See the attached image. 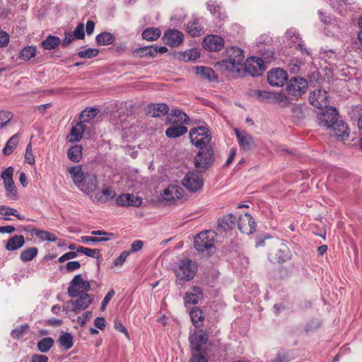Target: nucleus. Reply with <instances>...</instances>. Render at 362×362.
I'll use <instances>...</instances> for the list:
<instances>
[{
    "label": "nucleus",
    "instance_id": "obj_36",
    "mask_svg": "<svg viewBox=\"0 0 362 362\" xmlns=\"http://www.w3.org/2000/svg\"><path fill=\"white\" fill-rule=\"evenodd\" d=\"M134 54L139 57H155L156 56V47L151 45L141 47L135 49Z\"/></svg>",
    "mask_w": 362,
    "mask_h": 362
},
{
    "label": "nucleus",
    "instance_id": "obj_38",
    "mask_svg": "<svg viewBox=\"0 0 362 362\" xmlns=\"http://www.w3.org/2000/svg\"><path fill=\"white\" fill-rule=\"evenodd\" d=\"M115 40V38L113 34L108 32L101 33L95 37L96 42L100 46L111 45L113 43Z\"/></svg>",
    "mask_w": 362,
    "mask_h": 362
},
{
    "label": "nucleus",
    "instance_id": "obj_9",
    "mask_svg": "<svg viewBox=\"0 0 362 362\" xmlns=\"http://www.w3.org/2000/svg\"><path fill=\"white\" fill-rule=\"evenodd\" d=\"M245 70L252 76H261L265 70L264 62L259 57H250L245 63Z\"/></svg>",
    "mask_w": 362,
    "mask_h": 362
},
{
    "label": "nucleus",
    "instance_id": "obj_28",
    "mask_svg": "<svg viewBox=\"0 0 362 362\" xmlns=\"http://www.w3.org/2000/svg\"><path fill=\"white\" fill-rule=\"evenodd\" d=\"M78 296V298L75 301L71 302L74 305V308H73V311L74 312L77 310L86 309L93 301L91 296L87 293H81Z\"/></svg>",
    "mask_w": 362,
    "mask_h": 362
},
{
    "label": "nucleus",
    "instance_id": "obj_42",
    "mask_svg": "<svg viewBox=\"0 0 362 362\" xmlns=\"http://www.w3.org/2000/svg\"><path fill=\"white\" fill-rule=\"evenodd\" d=\"M36 53V47L33 45L26 46L20 51L18 58L24 61H28L33 57H35Z\"/></svg>",
    "mask_w": 362,
    "mask_h": 362
},
{
    "label": "nucleus",
    "instance_id": "obj_46",
    "mask_svg": "<svg viewBox=\"0 0 362 362\" xmlns=\"http://www.w3.org/2000/svg\"><path fill=\"white\" fill-rule=\"evenodd\" d=\"M33 233H34L37 238L43 240L55 242L57 240L55 235L44 230L33 228Z\"/></svg>",
    "mask_w": 362,
    "mask_h": 362
},
{
    "label": "nucleus",
    "instance_id": "obj_13",
    "mask_svg": "<svg viewBox=\"0 0 362 362\" xmlns=\"http://www.w3.org/2000/svg\"><path fill=\"white\" fill-rule=\"evenodd\" d=\"M287 79L286 71L280 68L273 69L267 74L268 83L272 86H282Z\"/></svg>",
    "mask_w": 362,
    "mask_h": 362
},
{
    "label": "nucleus",
    "instance_id": "obj_26",
    "mask_svg": "<svg viewBox=\"0 0 362 362\" xmlns=\"http://www.w3.org/2000/svg\"><path fill=\"white\" fill-rule=\"evenodd\" d=\"M204 294L202 289L197 286H194L190 291L186 293L185 303L189 304H197L199 300L203 298Z\"/></svg>",
    "mask_w": 362,
    "mask_h": 362
},
{
    "label": "nucleus",
    "instance_id": "obj_33",
    "mask_svg": "<svg viewBox=\"0 0 362 362\" xmlns=\"http://www.w3.org/2000/svg\"><path fill=\"white\" fill-rule=\"evenodd\" d=\"M195 72L197 75L201 76L203 78H206L209 81H213L217 79L215 71L209 67L206 66H197Z\"/></svg>",
    "mask_w": 362,
    "mask_h": 362
},
{
    "label": "nucleus",
    "instance_id": "obj_4",
    "mask_svg": "<svg viewBox=\"0 0 362 362\" xmlns=\"http://www.w3.org/2000/svg\"><path fill=\"white\" fill-rule=\"evenodd\" d=\"M199 151L194 159V164L199 173H203L209 168L214 161V150L212 146L209 144L199 147Z\"/></svg>",
    "mask_w": 362,
    "mask_h": 362
},
{
    "label": "nucleus",
    "instance_id": "obj_1",
    "mask_svg": "<svg viewBox=\"0 0 362 362\" xmlns=\"http://www.w3.org/2000/svg\"><path fill=\"white\" fill-rule=\"evenodd\" d=\"M68 171L76 186L92 199L93 192L98 188V182L95 175L84 173L80 165L69 168Z\"/></svg>",
    "mask_w": 362,
    "mask_h": 362
},
{
    "label": "nucleus",
    "instance_id": "obj_49",
    "mask_svg": "<svg viewBox=\"0 0 362 362\" xmlns=\"http://www.w3.org/2000/svg\"><path fill=\"white\" fill-rule=\"evenodd\" d=\"M271 103L279 104L282 107H286L290 103V100L284 93L273 92Z\"/></svg>",
    "mask_w": 362,
    "mask_h": 362
},
{
    "label": "nucleus",
    "instance_id": "obj_23",
    "mask_svg": "<svg viewBox=\"0 0 362 362\" xmlns=\"http://www.w3.org/2000/svg\"><path fill=\"white\" fill-rule=\"evenodd\" d=\"M116 197V192L112 187H104L101 192L94 194L92 200L95 203H105L113 199Z\"/></svg>",
    "mask_w": 362,
    "mask_h": 362
},
{
    "label": "nucleus",
    "instance_id": "obj_39",
    "mask_svg": "<svg viewBox=\"0 0 362 362\" xmlns=\"http://www.w3.org/2000/svg\"><path fill=\"white\" fill-rule=\"evenodd\" d=\"M308 107L306 105H295L291 108L292 117L297 121L303 119L306 115Z\"/></svg>",
    "mask_w": 362,
    "mask_h": 362
},
{
    "label": "nucleus",
    "instance_id": "obj_6",
    "mask_svg": "<svg viewBox=\"0 0 362 362\" xmlns=\"http://www.w3.org/2000/svg\"><path fill=\"white\" fill-rule=\"evenodd\" d=\"M308 87L307 80L302 77L295 76L290 79L286 86V91L294 98H298L306 92Z\"/></svg>",
    "mask_w": 362,
    "mask_h": 362
},
{
    "label": "nucleus",
    "instance_id": "obj_61",
    "mask_svg": "<svg viewBox=\"0 0 362 362\" xmlns=\"http://www.w3.org/2000/svg\"><path fill=\"white\" fill-rule=\"evenodd\" d=\"M76 37L74 35L72 32H66L64 33V38L62 42L63 47H68Z\"/></svg>",
    "mask_w": 362,
    "mask_h": 362
},
{
    "label": "nucleus",
    "instance_id": "obj_37",
    "mask_svg": "<svg viewBox=\"0 0 362 362\" xmlns=\"http://www.w3.org/2000/svg\"><path fill=\"white\" fill-rule=\"evenodd\" d=\"M187 132V128L184 125H177L168 128L165 131V134L169 138H177Z\"/></svg>",
    "mask_w": 362,
    "mask_h": 362
},
{
    "label": "nucleus",
    "instance_id": "obj_11",
    "mask_svg": "<svg viewBox=\"0 0 362 362\" xmlns=\"http://www.w3.org/2000/svg\"><path fill=\"white\" fill-rule=\"evenodd\" d=\"M269 258L273 263H283L291 258V252L286 244L279 243L275 250L269 253Z\"/></svg>",
    "mask_w": 362,
    "mask_h": 362
},
{
    "label": "nucleus",
    "instance_id": "obj_62",
    "mask_svg": "<svg viewBox=\"0 0 362 362\" xmlns=\"http://www.w3.org/2000/svg\"><path fill=\"white\" fill-rule=\"evenodd\" d=\"M130 252L123 251L120 255L114 261L115 266H122L125 262L127 257L129 255Z\"/></svg>",
    "mask_w": 362,
    "mask_h": 362
},
{
    "label": "nucleus",
    "instance_id": "obj_29",
    "mask_svg": "<svg viewBox=\"0 0 362 362\" xmlns=\"http://www.w3.org/2000/svg\"><path fill=\"white\" fill-rule=\"evenodd\" d=\"M206 7L216 18L223 21L227 18L223 7L220 4H217L216 1L213 0L207 1Z\"/></svg>",
    "mask_w": 362,
    "mask_h": 362
},
{
    "label": "nucleus",
    "instance_id": "obj_10",
    "mask_svg": "<svg viewBox=\"0 0 362 362\" xmlns=\"http://www.w3.org/2000/svg\"><path fill=\"white\" fill-rule=\"evenodd\" d=\"M182 185L191 192H197L202 189L204 181L201 175L193 172L189 173L185 176Z\"/></svg>",
    "mask_w": 362,
    "mask_h": 362
},
{
    "label": "nucleus",
    "instance_id": "obj_15",
    "mask_svg": "<svg viewBox=\"0 0 362 362\" xmlns=\"http://www.w3.org/2000/svg\"><path fill=\"white\" fill-rule=\"evenodd\" d=\"M209 339L208 334L202 329L198 330L189 337L191 349L199 351L201 346L207 343Z\"/></svg>",
    "mask_w": 362,
    "mask_h": 362
},
{
    "label": "nucleus",
    "instance_id": "obj_25",
    "mask_svg": "<svg viewBox=\"0 0 362 362\" xmlns=\"http://www.w3.org/2000/svg\"><path fill=\"white\" fill-rule=\"evenodd\" d=\"M168 111L169 107L165 103L150 104L146 108L147 115L154 117H159L165 115L168 112Z\"/></svg>",
    "mask_w": 362,
    "mask_h": 362
},
{
    "label": "nucleus",
    "instance_id": "obj_57",
    "mask_svg": "<svg viewBox=\"0 0 362 362\" xmlns=\"http://www.w3.org/2000/svg\"><path fill=\"white\" fill-rule=\"evenodd\" d=\"M12 114L8 111H0V129L4 127L12 119Z\"/></svg>",
    "mask_w": 362,
    "mask_h": 362
},
{
    "label": "nucleus",
    "instance_id": "obj_7",
    "mask_svg": "<svg viewBox=\"0 0 362 362\" xmlns=\"http://www.w3.org/2000/svg\"><path fill=\"white\" fill-rule=\"evenodd\" d=\"M90 290V284L84 280L81 274L74 276L68 287V294L72 298L77 297L81 293H86Z\"/></svg>",
    "mask_w": 362,
    "mask_h": 362
},
{
    "label": "nucleus",
    "instance_id": "obj_16",
    "mask_svg": "<svg viewBox=\"0 0 362 362\" xmlns=\"http://www.w3.org/2000/svg\"><path fill=\"white\" fill-rule=\"evenodd\" d=\"M235 132L241 149L249 151L256 146L252 137L247 132L235 129Z\"/></svg>",
    "mask_w": 362,
    "mask_h": 362
},
{
    "label": "nucleus",
    "instance_id": "obj_8",
    "mask_svg": "<svg viewBox=\"0 0 362 362\" xmlns=\"http://www.w3.org/2000/svg\"><path fill=\"white\" fill-rule=\"evenodd\" d=\"M214 233L210 231L202 232L194 239V248L199 252L208 251L214 245Z\"/></svg>",
    "mask_w": 362,
    "mask_h": 362
},
{
    "label": "nucleus",
    "instance_id": "obj_43",
    "mask_svg": "<svg viewBox=\"0 0 362 362\" xmlns=\"http://www.w3.org/2000/svg\"><path fill=\"white\" fill-rule=\"evenodd\" d=\"M38 253V249L35 247H31L23 250L20 255V259L23 262L32 261Z\"/></svg>",
    "mask_w": 362,
    "mask_h": 362
},
{
    "label": "nucleus",
    "instance_id": "obj_20",
    "mask_svg": "<svg viewBox=\"0 0 362 362\" xmlns=\"http://www.w3.org/2000/svg\"><path fill=\"white\" fill-rule=\"evenodd\" d=\"M142 202L141 197L128 193L119 195L116 199L117 204L120 206L139 207L141 206Z\"/></svg>",
    "mask_w": 362,
    "mask_h": 362
},
{
    "label": "nucleus",
    "instance_id": "obj_52",
    "mask_svg": "<svg viewBox=\"0 0 362 362\" xmlns=\"http://www.w3.org/2000/svg\"><path fill=\"white\" fill-rule=\"evenodd\" d=\"M99 54L98 49L88 48L86 50L79 51L78 56L82 59H91L96 57Z\"/></svg>",
    "mask_w": 362,
    "mask_h": 362
},
{
    "label": "nucleus",
    "instance_id": "obj_47",
    "mask_svg": "<svg viewBox=\"0 0 362 362\" xmlns=\"http://www.w3.org/2000/svg\"><path fill=\"white\" fill-rule=\"evenodd\" d=\"M58 341L66 350L70 349L74 344L73 337L70 333H63L59 337Z\"/></svg>",
    "mask_w": 362,
    "mask_h": 362
},
{
    "label": "nucleus",
    "instance_id": "obj_40",
    "mask_svg": "<svg viewBox=\"0 0 362 362\" xmlns=\"http://www.w3.org/2000/svg\"><path fill=\"white\" fill-rule=\"evenodd\" d=\"M191 320L194 327H201L204 320L202 311L197 308H194L189 313Z\"/></svg>",
    "mask_w": 362,
    "mask_h": 362
},
{
    "label": "nucleus",
    "instance_id": "obj_30",
    "mask_svg": "<svg viewBox=\"0 0 362 362\" xmlns=\"http://www.w3.org/2000/svg\"><path fill=\"white\" fill-rule=\"evenodd\" d=\"M236 218L232 214H228L218 220V229L226 231L235 226Z\"/></svg>",
    "mask_w": 362,
    "mask_h": 362
},
{
    "label": "nucleus",
    "instance_id": "obj_21",
    "mask_svg": "<svg viewBox=\"0 0 362 362\" xmlns=\"http://www.w3.org/2000/svg\"><path fill=\"white\" fill-rule=\"evenodd\" d=\"M161 195L165 201L172 203L182 197L183 189L180 186L170 185L163 190Z\"/></svg>",
    "mask_w": 362,
    "mask_h": 362
},
{
    "label": "nucleus",
    "instance_id": "obj_18",
    "mask_svg": "<svg viewBox=\"0 0 362 362\" xmlns=\"http://www.w3.org/2000/svg\"><path fill=\"white\" fill-rule=\"evenodd\" d=\"M339 119V115L337 110L333 107H327L325 112H322L320 117V124L330 129L334 124Z\"/></svg>",
    "mask_w": 362,
    "mask_h": 362
},
{
    "label": "nucleus",
    "instance_id": "obj_24",
    "mask_svg": "<svg viewBox=\"0 0 362 362\" xmlns=\"http://www.w3.org/2000/svg\"><path fill=\"white\" fill-rule=\"evenodd\" d=\"M187 33L193 37H197L204 33V28L200 23V18L193 17L186 25Z\"/></svg>",
    "mask_w": 362,
    "mask_h": 362
},
{
    "label": "nucleus",
    "instance_id": "obj_22",
    "mask_svg": "<svg viewBox=\"0 0 362 362\" xmlns=\"http://www.w3.org/2000/svg\"><path fill=\"white\" fill-rule=\"evenodd\" d=\"M329 129L334 132V136L339 141H344L349 136V128L347 124L338 119Z\"/></svg>",
    "mask_w": 362,
    "mask_h": 362
},
{
    "label": "nucleus",
    "instance_id": "obj_51",
    "mask_svg": "<svg viewBox=\"0 0 362 362\" xmlns=\"http://www.w3.org/2000/svg\"><path fill=\"white\" fill-rule=\"evenodd\" d=\"M77 252L84 254L85 255L98 259L100 257V250L98 249H90L88 247H84L82 246H79L77 247Z\"/></svg>",
    "mask_w": 362,
    "mask_h": 362
},
{
    "label": "nucleus",
    "instance_id": "obj_34",
    "mask_svg": "<svg viewBox=\"0 0 362 362\" xmlns=\"http://www.w3.org/2000/svg\"><path fill=\"white\" fill-rule=\"evenodd\" d=\"M61 43L59 37L54 35H49L45 40L40 43L42 47L45 49L51 50L57 48Z\"/></svg>",
    "mask_w": 362,
    "mask_h": 362
},
{
    "label": "nucleus",
    "instance_id": "obj_50",
    "mask_svg": "<svg viewBox=\"0 0 362 362\" xmlns=\"http://www.w3.org/2000/svg\"><path fill=\"white\" fill-rule=\"evenodd\" d=\"M6 197L11 200H16L18 193L14 182L4 184Z\"/></svg>",
    "mask_w": 362,
    "mask_h": 362
},
{
    "label": "nucleus",
    "instance_id": "obj_5",
    "mask_svg": "<svg viewBox=\"0 0 362 362\" xmlns=\"http://www.w3.org/2000/svg\"><path fill=\"white\" fill-rule=\"evenodd\" d=\"M191 142L197 148L209 144L211 134L208 128L198 126L189 132Z\"/></svg>",
    "mask_w": 362,
    "mask_h": 362
},
{
    "label": "nucleus",
    "instance_id": "obj_17",
    "mask_svg": "<svg viewBox=\"0 0 362 362\" xmlns=\"http://www.w3.org/2000/svg\"><path fill=\"white\" fill-rule=\"evenodd\" d=\"M224 46V40L215 35H208L203 40V47L209 52H218Z\"/></svg>",
    "mask_w": 362,
    "mask_h": 362
},
{
    "label": "nucleus",
    "instance_id": "obj_64",
    "mask_svg": "<svg viewBox=\"0 0 362 362\" xmlns=\"http://www.w3.org/2000/svg\"><path fill=\"white\" fill-rule=\"evenodd\" d=\"M189 362H209L206 357L202 354H194Z\"/></svg>",
    "mask_w": 362,
    "mask_h": 362
},
{
    "label": "nucleus",
    "instance_id": "obj_56",
    "mask_svg": "<svg viewBox=\"0 0 362 362\" xmlns=\"http://www.w3.org/2000/svg\"><path fill=\"white\" fill-rule=\"evenodd\" d=\"M28 329V325L27 324L23 325L13 329L11 332V336L15 339H19L25 334Z\"/></svg>",
    "mask_w": 362,
    "mask_h": 362
},
{
    "label": "nucleus",
    "instance_id": "obj_31",
    "mask_svg": "<svg viewBox=\"0 0 362 362\" xmlns=\"http://www.w3.org/2000/svg\"><path fill=\"white\" fill-rule=\"evenodd\" d=\"M25 244V239L22 235H16L9 238L6 245V249L13 251L21 248Z\"/></svg>",
    "mask_w": 362,
    "mask_h": 362
},
{
    "label": "nucleus",
    "instance_id": "obj_3",
    "mask_svg": "<svg viewBox=\"0 0 362 362\" xmlns=\"http://www.w3.org/2000/svg\"><path fill=\"white\" fill-rule=\"evenodd\" d=\"M197 272V264L189 258L180 259L175 269V274L177 277L176 283L182 285L185 281H189L194 278Z\"/></svg>",
    "mask_w": 362,
    "mask_h": 362
},
{
    "label": "nucleus",
    "instance_id": "obj_55",
    "mask_svg": "<svg viewBox=\"0 0 362 362\" xmlns=\"http://www.w3.org/2000/svg\"><path fill=\"white\" fill-rule=\"evenodd\" d=\"M13 168L12 167L7 168L4 171L1 173V177L4 181V184L13 182Z\"/></svg>",
    "mask_w": 362,
    "mask_h": 362
},
{
    "label": "nucleus",
    "instance_id": "obj_54",
    "mask_svg": "<svg viewBox=\"0 0 362 362\" xmlns=\"http://www.w3.org/2000/svg\"><path fill=\"white\" fill-rule=\"evenodd\" d=\"M255 95L261 101L272 103L273 92L258 90L255 91Z\"/></svg>",
    "mask_w": 362,
    "mask_h": 362
},
{
    "label": "nucleus",
    "instance_id": "obj_32",
    "mask_svg": "<svg viewBox=\"0 0 362 362\" xmlns=\"http://www.w3.org/2000/svg\"><path fill=\"white\" fill-rule=\"evenodd\" d=\"M86 129L85 125L79 122L75 126L72 127L70 134L68 136L70 141H78L82 139L83 132Z\"/></svg>",
    "mask_w": 362,
    "mask_h": 362
},
{
    "label": "nucleus",
    "instance_id": "obj_2",
    "mask_svg": "<svg viewBox=\"0 0 362 362\" xmlns=\"http://www.w3.org/2000/svg\"><path fill=\"white\" fill-rule=\"evenodd\" d=\"M243 51L238 47H230L226 49V58L220 62V66L233 73H240L243 68Z\"/></svg>",
    "mask_w": 362,
    "mask_h": 362
},
{
    "label": "nucleus",
    "instance_id": "obj_27",
    "mask_svg": "<svg viewBox=\"0 0 362 362\" xmlns=\"http://www.w3.org/2000/svg\"><path fill=\"white\" fill-rule=\"evenodd\" d=\"M167 119L169 123L177 125H183L189 121L188 116L180 110H173L168 115Z\"/></svg>",
    "mask_w": 362,
    "mask_h": 362
},
{
    "label": "nucleus",
    "instance_id": "obj_44",
    "mask_svg": "<svg viewBox=\"0 0 362 362\" xmlns=\"http://www.w3.org/2000/svg\"><path fill=\"white\" fill-rule=\"evenodd\" d=\"M160 36V31L158 28H149L142 33V37L148 41L157 40Z\"/></svg>",
    "mask_w": 362,
    "mask_h": 362
},
{
    "label": "nucleus",
    "instance_id": "obj_41",
    "mask_svg": "<svg viewBox=\"0 0 362 362\" xmlns=\"http://www.w3.org/2000/svg\"><path fill=\"white\" fill-rule=\"evenodd\" d=\"M67 157L73 162H79L82 157V147L78 145L71 146L68 150Z\"/></svg>",
    "mask_w": 362,
    "mask_h": 362
},
{
    "label": "nucleus",
    "instance_id": "obj_60",
    "mask_svg": "<svg viewBox=\"0 0 362 362\" xmlns=\"http://www.w3.org/2000/svg\"><path fill=\"white\" fill-rule=\"evenodd\" d=\"M74 35L78 40H83L85 37L84 25L82 23L78 24L74 31L72 32Z\"/></svg>",
    "mask_w": 362,
    "mask_h": 362
},
{
    "label": "nucleus",
    "instance_id": "obj_53",
    "mask_svg": "<svg viewBox=\"0 0 362 362\" xmlns=\"http://www.w3.org/2000/svg\"><path fill=\"white\" fill-rule=\"evenodd\" d=\"M25 161L31 165H33L35 163V158L33 153L31 141H30L26 146Z\"/></svg>",
    "mask_w": 362,
    "mask_h": 362
},
{
    "label": "nucleus",
    "instance_id": "obj_35",
    "mask_svg": "<svg viewBox=\"0 0 362 362\" xmlns=\"http://www.w3.org/2000/svg\"><path fill=\"white\" fill-rule=\"evenodd\" d=\"M20 134L17 133L12 136L6 142V146L3 148V153L6 156L11 154L18 144Z\"/></svg>",
    "mask_w": 362,
    "mask_h": 362
},
{
    "label": "nucleus",
    "instance_id": "obj_14",
    "mask_svg": "<svg viewBox=\"0 0 362 362\" xmlns=\"http://www.w3.org/2000/svg\"><path fill=\"white\" fill-rule=\"evenodd\" d=\"M238 227L242 233L249 235L255 230L256 224L250 214H245L239 217Z\"/></svg>",
    "mask_w": 362,
    "mask_h": 362
},
{
    "label": "nucleus",
    "instance_id": "obj_48",
    "mask_svg": "<svg viewBox=\"0 0 362 362\" xmlns=\"http://www.w3.org/2000/svg\"><path fill=\"white\" fill-rule=\"evenodd\" d=\"M54 339L51 337H45L37 342V348L42 353L47 352L54 345Z\"/></svg>",
    "mask_w": 362,
    "mask_h": 362
},
{
    "label": "nucleus",
    "instance_id": "obj_58",
    "mask_svg": "<svg viewBox=\"0 0 362 362\" xmlns=\"http://www.w3.org/2000/svg\"><path fill=\"white\" fill-rule=\"evenodd\" d=\"M183 56L186 61H194L199 58L200 54L197 49H192L184 52Z\"/></svg>",
    "mask_w": 362,
    "mask_h": 362
},
{
    "label": "nucleus",
    "instance_id": "obj_19",
    "mask_svg": "<svg viewBox=\"0 0 362 362\" xmlns=\"http://www.w3.org/2000/svg\"><path fill=\"white\" fill-rule=\"evenodd\" d=\"M183 33L176 29L168 30L163 36V40L165 43L171 47H177L180 45L183 42Z\"/></svg>",
    "mask_w": 362,
    "mask_h": 362
},
{
    "label": "nucleus",
    "instance_id": "obj_45",
    "mask_svg": "<svg viewBox=\"0 0 362 362\" xmlns=\"http://www.w3.org/2000/svg\"><path fill=\"white\" fill-rule=\"evenodd\" d=\"M98 110L96 108H86L81 113L80 122L83 124L88 122L91 119L94 118L98 115Z\"/></svg>",
    "mask_w": 362,
    "mask_h": 362
},
{
    "label": "nucleus",
    "instance_id": "obj_12",
    "mask_svg": "<svg viewBox=\"0 0 362 362\" xmlns=\"http://www.w3.org/2000/svg\"><path fill=\"white\" fill-rule=\"evenodd\" d=\"M327 93L323 90H315L310 93L309 101L316 108L327 107L329 101Z\"/></svg>",
    "mask_w": 362,
    "mask_h": 362
},
{
    "label": "nucleus",
    "instance_id": "obj_59",
    "mask_svg": "<svg viewBox=\"0 0 362 362\" xmlns=\"http://www.w3.org/2000/svg\"><path fill=\"white\" fill-rule=\"evenodd\" d=\"M81 241L83 243H88V242H92L94 243H99V242H105L110 240L108 237H93V236H82L81 238Z\"/></svg>",
    "mask_w": 362,
    "mask_h": 362
},
{
    "label": "nucleus",
    "instance_id": "obj_63",
    "mask_svg": "<svg viewBox=\"0 0 362 362\" xmlns=\"http://www.w3.org/2000/svg\"><path fill=\"white\" fill-rule=\"evenodd\" d=\"M115 295V291L113 289H110L108 293L106 294L105 298H103L101 303V310H104L106 308L107 305L109 303L111 298Z\"/></svg>",
    "mask_w": 362,
    "mask_h": 362
}]
</instances>
